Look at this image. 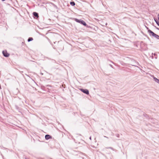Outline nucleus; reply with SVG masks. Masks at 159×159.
I'll return each mask as SVG.
<instances>
[{"label": "nucleus", "instance_id": "nucleus-1", "mask_svg": "<svg viewBox=\"0 0 159 159\" xmlns=\"http://www.w3.org/2000/svg\"><path fill=\"white\" fill-rule=\"evenodd\" d=\"M148 32L151 36L155 37L156 39H159V36L157 35V34H155L153 32H152L151 30H149L148 31Z\"/></svg>", "mask_w": 159, "mask_h": 159}, {"label": "nucleus", "instance_id": "nucleus-2", "mask_svg": "<svg viewBox=\"0 0 159 159\" xmlns=\"http://www.w3.org/2000/svg\"><path fill=\"white\" fill-rule=\"evenodd\" d=\"M75 20L76 22L79 23L83 25H84V26L86 25V23L84 21H83L82 20H78L77 19H75Z\"/></svg>", "mask_w": 159, "mask_h": 159}, {"label": "nucleus", "instance_id": "nucleus-3", "mask_svg": "<svg viewBox=\"0 0 159 159\" xmlns=\"http://www.w3.org/2000/svg\"><path fill=\"white\" fill-rule=\"evenodd\" d=\"M2 53L4 56L5 57H8L10 55L7 52L6 50L3 51Z\"/></svg>", "mask_w": 159, "mask_h": 159}, {"label": "nucleus", "instance_id": "nucleus-4", "mask_svg": "<svg viewBox=\"0 0 159 159\" xmlns=\"http://www.w3.org/2000/svg\"><path fill=\"white\" fill-rule=\"evenodd\" d=\"M80 90L83 93L86 94L88 95L89 93V91L88 89H80Z\"/></svg>", "mask_w": 159, "mask_h": 159}, {"label": "nucleus", "instance_id": "nucleus-5", "mask_svg": "<svg viewBox=\"0 0 159 159\" xmlns=\"http://www.w3.org/2000/svg\"><path fill=\"white\" fill-rule=\"evenodd\" d=\"M51 138V136L48 134H46L45 136V138L46 140H48Z\"/></svg>", "mask_w": 159, "mask_h": 159}, {"label": "nucleus", "instance_id": "nucleus-6", "mask_svg": "<svg viewBox=\"0 0 159 159\" xmlns=\"http://www.w3.org/2000/svg\"><path fill=\"white\" fill-rule=\"evenodd\" d=\"M153 79L155 82L159 84V79L155 77L153 78Z\"/></svg>", "mask_w": 159, "mask_h": 159}, {"label": "nucleus", "instance_id": "nucleus-7", "mask_svg": "<svg viewBox=\"0 0 159 159\" xmlns=\"http://www.w3.org/2000/svg\"><path fill=\"white\" fill-rule=\"evenodd\" d=\"M33 14L34 16L35 17H36L37 18H38L39 17L38 14L37 12H34Z\"/></svg>", "mask_w": 159, "mask_h": 159}, {"label": "nucleus", "instance_id": "nucleus-8", "mask_svg": "<svg viewBox=\"0 0 159 159\" xmlns=\"http://www.w3.org/2000/svg\"><path fill=\"white\" fill-rule=\"evenodd\" d=\"M49 42L52 45H53V43L55 44L56 42H54V40H50Z\"/></svg>", "mask_w": 159, "mask_h": 159}, {"label": "nucleus", "instance_id": "nucleus-9", "mask_svg": "<svg viewBox=\"0 0 159 159\" xmlns=\"http://www.w3.org/2000/svg\"><path fill=\"white\" fill-rule=\"evenodd\" d=\"M70 4L72 6H74L75 5V3L74 2H70Z\"/></svg>", "mask_w": 159, "mask_h": 159}, {"label": "nucleus", "instance_id": "nucleus-10", "mask_svg": "<svg viewBox=\"0 0 159 159\" xmlns=\"http://www.w3.org/2000/svg\"><path fill=\"white\" fill-rule=\"evenodd\" d=\"M107 148V149L110 148V149H111L113 151H116V149H114L112 147H109L107 148Z\"/></svg>", "mask_w": 159, "mask_h": 159}, {"label": "nucleus", "instance_id": "nucleus-11", "mask_svg": "<svg viewBox=\"0 0 159 159\" xmlns=\"http://www.w3.org/2000/svg\"><path fill=\"white\" fill-rule=\"evenodd\" d=\"M155 20L158 25L159 26V21Z\"/></svg>", "mask_w": 159, "mask_h": 159}, {"label": "nucleus", "instance_id": "nucleus-12", "mask_svg": "<svg viewBox=\"0 0 159 159\" xmlns=\"http://www.w3.org/2000/svg\"><path fill=\"white\" fill-rule=\"evenodd\" d=\"M116 136L117 137L119 138L120 136V135L119 134H116Z\"/></svg>", "mask_w": 159, "mask_h": 159}, {"label": "nucleus", "instance_id": "nucleus-13", "mask_svg": "<svg viewBox=\"0 0 159 159\" xmlns=\"http://www.w3.org/2000/svg\"><path fill=\"white\" fill-rule=\"evenodd\" d=\"M33 39L32 38H29V39H28V40H33Z\"/></svg>", "mask_w": 159, "mask_h": 159}, {"label": "nucleus", "instance_id": "nucleus-14", "mask_svg": "<svg viewBox=\"0 0 159 159\" xmlns=\"http://www.w3.org/2000/svg\"><path fill=\"white\" fill-rule=\"evenodd\" d=\"M110 66L112 68H113V66L111 65L110 64Z\"/></svg>", "mask_w": 159, "mask_h": 159}, {"label": "nucleus", "instance_id": "nucleus-15", "mask_svg": "<svg viewBox=\"0 0 159 159\" xmlns=\"http://www.w3.org/2000/svg\"><path fill=\"white\" fill-rule=\"evenodd\" d=\"M104 137H105V138H107V139H108V137H107V136H104Z\"/></svg>", "mask_w": 159, "mask_h": 159}, {"label": "nucleus", "instance_id": "nucleus-16", "mask_svg": "<svg viewBox=\"0 0 159 159\" xmlns=\"http://www.w3.org/2000/svg\"><path fill=\"white\" fill-rule=\"evenodd\" d=\"M131 65H132L133 66H135L134 65V64H131Z\"/></svg>", "mask_w": 159, "mask_h": 159}, {"label": "nucleus", "instance_id": "nucleus-17", "mask_svg": "<svg viewBox=\"0 0 159 159\" xmlns=\"http://www.w3.org/2000/svg\"><path fill=\"white\" fill-rule=\"evenodd\" d=\"M89 139L91 140V137H90L89 138Z\"/></svg>", "mask_w": 159, "mask_h": 159}, {"label": "nucleus", "instance_id": "nucleus-18", "mask_svg": "<svg viewBox=\"0 0 159 159\" xmlns=\"http://www.w3.org/2000/svg\"><path fill=\"white\" fill-rule=\"evenodd\" d=\"M32 41V40H28V42H30V41Z\"/></svg>", "mask_w": 159, "mask_h": 159}, {"label": "nucleus", "instance_id": "nucleus-19", "mask_svg": "<svg viewBox=\"0 0 159 159\" xmlns=\"http://www.w3.org/2000/svg\"><path fill=\"white\" fill-rule=\"evenodd\" d=\"M154 56H155L156 55V53H155L154 54Z\"/></svg>", "mask_w": 159, "mask_h": 159}, {"label": "nucleus", "instance_id": "nucleus-20", "mask_svg": "<svg viewBox=\"0 0 159 159\" xmlns=\"http://www.w3.org/2000/svg\"><path fill=\"white\" fill-rule=\"evenodd\" d=\"M2 0V1H5V0Z\"/></svg>", "mask_w": 159, "mask_h": 159}, {"label": "nucleus", "instance_id": "nucleus-21", "mask_svg": "<svg viewBox=\"0 0 159 159\" xmlns=\"http://www.w3.org/2000/svg\"><path fill=\"white\" fill-rule=\"evenodd\" d=\"M133 61L135 62V60H133Z\"/></svg>", "mask_w": 159, "mask_h": 159}]
</instances>
